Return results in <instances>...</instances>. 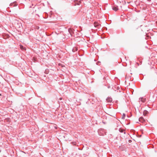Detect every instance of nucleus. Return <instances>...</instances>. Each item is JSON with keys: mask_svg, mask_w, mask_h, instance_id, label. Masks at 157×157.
Listing matches in <instances>:
<instances>
[{"mask_svg": "<svg viewBox=\"0 0 157 157\" xmlns=\"http://www.w3.org/2000/svg\"><path fill=\"white\" fill-rule=\"evenodd\" d=\"M35 9V11L36 12L34 15L37 16L39 17V15L41 14L43 12L42 11L41 8H39L38 7H36Z\"/></svg>", "mask_w": 157, "mask_h": 157, "instance_id": "f257e3e1", "label": "nucleus"}, {"mask_svg": "<svg viewBox=\"0 0 157 157\" xmlns=\"http://www.w3.org/2000/svg\"><path fill=\"white\" fill-rule=\"evenodd\" d=\"M33 5V4H32V6H29V8H31L32 9V10H33V12H32V14H35V12L36 11H35V8H36V7H37V6H34Z\"/></svg>", "mask_w": 157, "mask_h": 157, "instance_id": "f03ea898", "label": "nucleus"}, {"mask_svg": "<svg viewBox=\"0 0 157 157\" xmlns=\"http://www.w3.org/2000/svg\"><path fill=\"white\" fill-rule=\"evenodd\" d=\"M94 27L98 29H99L100 26V24L96 21L94 22Z\"/></svg>", "mask_w": 157, "mask_h": 157, "instance_id": "7ed1b4c3", "label": "nucleus"}, {"mask_svg": "<svg viewBox=\"0 0 157 157\" xmlns=\"http://www.w3.org/2000/svg\"><path fill=\"white\" fill-rule=\"evenodd\" d=\"M68 32L70 33V34L72 36L73 34V29L70 28L69 29H68Z\"/></svg>", "mask_w": 157, "mask_h": 157, "instance_id": "20e7f679", "label": "nucleus"}, {"mask_svg": "<svg viewBox=\"0 0 157 157\" xmlns=\"http://www.w3.org/2000/svg\"><path fill=\"white\" fill-rule=\"evenodd\" d=\"M139 121L140 122L142 123L144 122L145 121V120H144L143 118L142 117H141L139 118Z\"/></svg>", "mask_w": 157, "mask_h": 157, "instance_id": "39448f33", "label": "nucleus"}, {"mask_svg": "<svg viewBox=\"0 0 157 157\" xmlns=\"http://www.w3.org/2000/svg\"><path fill=\"white\" fill-rule=\"evenodd\" d=\"M78 50V48L76 47H74L72 50L73 52H75Z\"/></svg>", "mask_w": 157, "mask_h": 157, "instance_id": "423d86ee", "label": "nucleus"}, {"mask_svg": "<svg viewBox=\"0 0 157 157\" xmlns=\"http://www.w3.org/2000/svg\"><path fill=\"white\" fill-rule=\"evenodd\" d=\"M148 113V112L147 110H144L143 112V114L144 115L146 116Z\"/></svg>", "mask_w": 157, "mask_h": 157, "instance_id": "0eeeda50", "label": "nucleus"}, {"mask_svg": "<svg viewBox=\"0 0 157 157\" xmlns=\"http://www.w3.org/2000/svg\"><path fill=\"white\" fill-rule=\"evenodd\" d=\"M81 2L80 1H77V2H76L75 4V5H79L80 4Z\"/></svg>", "mask_w": 157, "mask_h": 157, "instance_id": "6e6552de", "label": "nucleus"}, {"mask_svg": "<svg viewBox=\"0 0 157 157\" xmlns=\"http://www.w3.org/2000/svg\"><path fill=\"white\" fill-rule=\"evenodd\" d=\"M113 9L115 11H117L118 10V8L117 7H115L113 8Z\"/></svg>", "mask_w": 157, "mask_h": 157, "instance_id": "1a4fd4ad", "label": "nucleus"}, {"mask_svg": "<svg viewBox=\"0 0 157 157\" xmlns=\"http://www.w3.org/2000/svg\"><path fill=\"white\" fill-rule=\"evenodd\" d=\"M112 101V99L111 98L109 97V103H111Z\"/></svg>", "mask_w": 157, "mask_h": 157, "instance_id": "9d476101", "label": "nucleus"}, {"mask_svg": "<svg viewBox=\"0 0 157 157\" xmlns=\"http://www.w3.org/2000/svg\"><path fill=\"white\" fill-rule=\"evenodd\" d=\"M125 114L124 113H123L122 115V119H124L125 118Z\"/></svg>", "mask_w": 157, "mask_h": 157, "instance_id": "9b49d317", "label": "nucleus"}, {"mask_svg": "<svg viewBox=\"0 0 157 157\" xmlns=\"http://www.w3.org/2000/svg\"><path fill=\"white\" fill-rule=\"evenodd\" d=\"M119 131H120V132H123L124 131L123 129L120 128L119 129Z\"/></svg>", "mask_w": 157, "mask_h": 157, "instance_id": "f8f14e48", "label": "nucleus"}, {"mask_svg": "<svg viewBox=\"0 0 157 157\" xmlns=\"http://www.w3.org/2000/svg\"><path fill=\"white\" fill-rule=\"evenodd\" d=\"M109 93H110V94L112 95V94H113V91H112V90H110L109 91Z\"/></svg>", "mask_w": 157, "mask_h": 157, "instance_id": "ddd939ff", "label": "nucleus"}, {"mask_svg": "<svg viewBox=\"0 0 157 157\" xmlns=\"http://www.w3.org/2000/svg\"><path fill=\"white\" fill-rule=\"evenodd\" d=\"M141 101H142L143 102H144L145 101L144 99L141 98Z\"/></svg>", "mask_w": 157, "mask_h": 157, "instance_id": "4468645a", "label": "nucleus"}, {"mask_svg": "<svg viewBox=\"0 0 157 157\" xmlns=\"http://www.w3.org/2000/svg\"><path fill=\"white\" fill-rule=\"evenodd\" d=\"M106 100L107 101H108V97H107V98H106Z\"/></svg>", "mask_w": 157, "mask_h": 157, "instance_id": "2eb2a0df", "label": "nucleus"}, {"mask_svg": "<svg viewBox=\"0 0 157 157\" xmlns=\"http://www.w3.org/2000/svg\"><path fill=\"white\" fill-rule=\"evenodd\" d=\"M59 99H60V100H62V98H59Z\"/></svg>", "mask_w": 157, "mask_h": 157, "instance_id": "dca6fc26", "label": "nucleus"}, {"mask_svg": "<svg viewBox=\"0 0 157 157\" xmlns=\"http://www.w3.org/2000/svg\"><path fill=\"white\" fill-rule=\"evenodd\" d=\"M0 96H2V95H1V94H0Z\"/></svg>", "mask_w": 157, "mask_h": 157, "instance_id": "f3484780", "label": "nucleus"}, {"mask_svg": "<svg viewBox=\"0 0 157 157\" xmlns=\"http://www.w3.org/2000/svg\"><path fill=\"white\" fill-rule=\"evenodd\" d=\"M74 145H75V143H74Z\"/></svg>", "mask_w": 157, "mask_h": 157, "instance_id": "a211bd4d", "label": "nucleus"}, {"mask_svg": "<svg viewBox=\"0 0 157 157\" xmlns=\"http://www.w3.org/2000/svg\"><path fill=\"white\" fill-rule=\"evenodd\" d=\"M48 17V15L47 16V17H46V18H47Z\"/></svg>", "mask_w": 157, "mask_h": 157, "instance_id": "6ab92c4d", "label": "nucleus"}]
</instances>
